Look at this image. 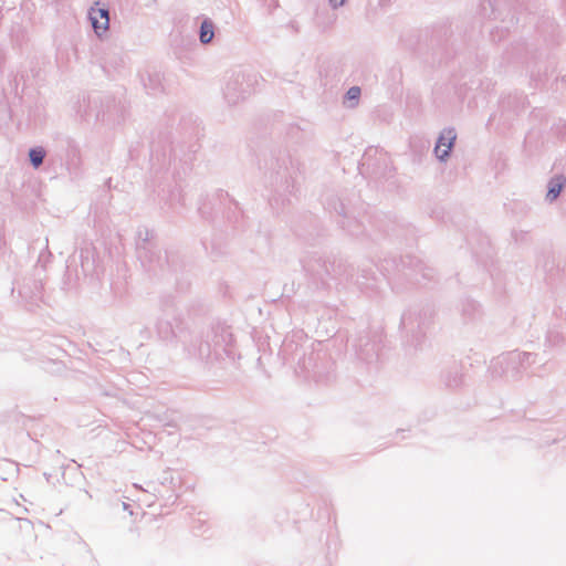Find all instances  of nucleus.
I'll list each match as a JSON object with an SVG mask.
<instances>
[{"mask_svg":"<svg viewBox=\"0 0 566 566\" xmlns=\"http://www.w3.org/2000/svg\"><path fill=\"white\" fill-rule=\"evenodd\" d=\"M454 140L455 134L452 129L444 130L440 135L434 148V153L439 159H444L449 155Z\"/></svg>","mask_w":566,"mask_h":566,"instance_id":"2","label":"nucleus"},{"mask_svg":"<svg viewBox=\"0 0 566 566\" xmlns=\"http://www.w3.org/2000/svg\"><path fill=\"white\" fill-rule=\"evenodd\" d=\"M346 95L348 98H354V88H349Z\"/></svg>","mask_w":566,"mask_h":566,"instance_id":"7","label":"nucleus"},{"mask_svg":"<svg viewBox=\"0 0 566 566\" xmlns=\"http://www.w3.org/2000/svg\"><path fill=\"white\" fill-rule=\"evenodd\" d=\"M88 15L92 27L96 34L101 35L102 33H105L108 30L109 17L108 10L106 8L99 7V3H96L94 7L91 8Z\"/></svg>","mask_w":566,"mask_h":566,"instance_id":"1","label":"nucleus"},{"mask_svg":"<svg viewBox=\"0 0 566 566\" xmlns=\"http://www.w3.org/2000/svg\"><path fill=\"white\" fill-rule=\"evenodd\" d=\"M344 1L345 0H331V3L333 4V7H338L342 6Z\"/></svg>","mask_w":566,"mask_h":566,"instance_id":"6","label":"nucleus"},{"mask_svg":"<svg viewBox=\"0 0 566 566\" xmlns=\"http://www.w3.org/2000/svg\"><path fill=\"white\" fill-rule=\"evenodd\" d=\"M563 186H564V179L563 178H560L558 180V182L552 184V186L548 189L547 197L551 200L556 199L558 197V195L560 193Z\"/></svg>","mask_w":566,"mask_h":566,"instance_id":"5","label":"nucleus"},{"mask_svg":"<svg viewBox=\"0 0 566 566\" xmlns=\"http://www.w3.org/2000/svg\"><path fill=\"white\" fill-rule=\"evenodd\" d=\"M213 25L209 21H203L200 28V41L209 43L213 38Z\"/></svg>","mask_w":566,"mask_h":566,"instance_id":"3","label":"nucleus"},{"mask_svg":"<svg viewBox=\"0 0 566 566\" xmlns=\"http://www.w3.org/2000/svg\"><path fill=\"white\" fill-rule=\"evenodd\" d=\"M30 160L33 164L34 167H38L42 164L44 158V151L42 149H31L30 150Z\"/></svg>","mask_w":566,"mask_h":566,"instance_id":"4","label":"nucleus"}]
</instances>
